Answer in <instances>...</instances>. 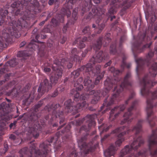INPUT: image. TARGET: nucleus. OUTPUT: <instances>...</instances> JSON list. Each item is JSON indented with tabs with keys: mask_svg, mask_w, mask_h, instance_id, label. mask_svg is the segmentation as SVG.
<instances>
[{
	"mask_svg": "<svg viewBox=\"0 0 157 157\" xmlns=\"http://www.w3.org/2000/svg\"><path fill=\"white\" fill-rule=\"evenodd\" d=\"M92 80L90 79L89 77H87L84 79V83L85 86H87L88 87L90 88V86H92V83L91 82Z\"/></svg>",
	"mask_w": 157,
	"mask_h": 157,
	"instance_id": "obj_24",
	"label": "nucleus"
},
{
	"mask_svg": "<svg viewBox=\"0 0 157 157\" xmlns=\"http://www.w3.org/2000/svg\"><path fill=\"white\" fill-rule=\"evenodd\" d=\"M45 22V21H43L42 22H41L40 23V24H39L40 25V26H42L44 24V23Z\"/></svg>",
	"mask_w": 157,
	"mask_h": 157,
	"instance_id": "obj_61",
	"label": "nucleus"
},
{
	"mask_svg": "<svg viewBox=\"0 0 157 157\" xmlns=\"http://www.w3.org/2000/svg\"><path fill=\"white\" fill-rule=\"evenodd\" d=\"M156 151H157V150H155L153 153H152L151 152H150V154H151V155H155L156 154Z\"/></svg>",
	"mask_w": 157,
	"mask_h": 157,
	"instance_id": "obj_56",
	"label": "nucleus"
},
{
	"mask_svg": "<svg viewBox=\"0 0 157 157\" xmlns=\"http://www.w3.org/2000/svg\"><path fill=\"white\" fill-rule=\"evenodd\" d=\"M105 73V72L104 71H103V75H102V76H101V77H98L95 80V84H96V85H97L98 83L99 82V78H102V77H103V75Z\"/></svg>",
	"mask_w": 157,
	"mask_h": 157,
	"instance_id": "obj_35",
	"label": "nucleus"
},
{
	"mask_svg": "<svg viewBox=\"0 0 157 157\" xmlns=\"http://www.w3.org/2000/svg\"><path fill=\"white\" fill-rule=\"evenodd\" d=\"M153 55V53L151 52H150L148 54V56H149V57H152Z\"/></svg>",
	"mask_w": 157,
	"mask_h": 157,
	"instance_id": "obj_55",
	"label": "nucleus"
},
{
	"mask_svg": "<svg viewBox=\"0 0 157 157\" xmlns=\"http://www.w3.org/2000/svg\"><path fill=\"white\" fill-rule=\"evenodd\" d=\"M41 87L40 86H39L38 90V92H40L41 91Z\"/></svg>",
	"mask_w": 157,
	"mask_h": 157,
	"instance_id": "obj_64",
	"label": "nucleus"
},
{
	"mask_svg": "<svg viewBox=\"0 0 157 157\" xmlns=\"http://www.w3.org/2000/svg\"><path fill=\"white\" fill-rule=\"evenodd\" d=\"M146 19L147 21L149 20V22L151 24H153L155 21L156 17L155 14L154 12H148L147 16V14L146 15Z\"/></svg>",
	"mask_w": 157,
	"mask_h": 157,
	"instance_id": "obj_14",
	"label": "nucleus"
},
{
	"mask_svg": "<svg viewBox=\"0 0 157 157\" xmlns=\"http://www.w3.org/2000/svg\"><path fill=\"white\" fill-rule=\"evenodd\" d=\"M67 30V27L66 26H65L63 27V32L64 33H65L66 32V31Z\"/></svg>",
	"mask_w": 157,
	"mask_h": 157,
	"instance_id": "obj_54",
	"label": "nucleus"
},
{
	"mask_svg": "<svg viewBox=\"0 0 157 157\" xmlns=\"http://www.w3.org/2000/svg\"><path fill=\"white\" fill-rule=\"evenodd\" d=\"M10 138L13 140H14L15 138V136L14 135L12 134L10 135Z\"/></svg>",
	"mask_w": 157,
	"mask_h": 157,
	"instance_id": "obj_50",
	"label": "nucleus"
},
{
	"mask_svg": "<svg viewBox=\"0 0 157 157\" xmlns=\"http://www.w3.org/2000/svg\"><path fill=\"white\" fill-rule=\"evenodd\" d=\"M43 82L44 83L46 86L45 88L47 87L48 89L51 88L52 85L50 83L49 84L48 83V80L47 79H45Z\"/></svg>",
	"mask_w": 157,
	"mask_h": 157,
	"instance_id": "obj_29",
	"label": "nucleus"
},
{
	"mask_svg": "<svg viewBox=\"0 0 157 157\" xmlns=\"http://www.w3.org/2000/svg\"><path fill=\"white\" fill-rule=\"evenodd\" d=\"M110 126L107 127L105 124H103L98 127V129L100 131V134L101 135L103 132L107 131L109 128Z\"/></svg>",
	"mask_w": 157,
	"mask_h": 157,
	"instance_id": "obj_22",
	"label": "nucleus"
},
{
	"mask_svg": "<svg viewBox=\"0 0 157 157\" xmlns=\"http://www.w3.org/2000/svg\"><path fill=\"white\" fill-rule=\"evenodd\" d=\"M58 0H49L48 2V4L50 5H52L53 3H56V2H57Z\"/></svg>",
	"mask_w": 157,
	"mask_h": 157,
	"instance_id": "obj_36",
	"label": "nucleus"
},
{
	"mask_svg": "<svg viewBox=\"0 0 157 157\" xmlns=\"http://www.w3.org/2000/svg\"><path fill=\"white\" fill-rule=\"evenodd\" d=\"M100 28L99 30V31L98 33H100L102 30L103 29L105 26V25L104 24H101L100 25Z\"/></svg>",
	"mask_w": 157,
	"mask_h": 157,
	"instance_id": "obj_41",
	"label": "nucleus"
},
{
	"mask_svg": "<svg viewBox=\"0 0 157 157\" xmlns=\"http://www.w3.org/2000/svg\"><path fill=\"white\" fill-rule=\"evenodd\" d=\"M15 21H13L10 23L11 27L7 29H4L2 32V35L0 36V49H2L6 47V42L8 41V39L10 36L14 35V33L17 32L15 26L17 27L21 25L20 22L18 24H16Z\"/></svg>",
	"mask_w": 157,
	"mask_h": 157,
	"instance_id": "obj_3",
	"label": "nucleus"
},
{
	"mask_svg": "<svg viewBox=\"0 0 157 157\" xmlns=\"http://www.w3.org/2000/svg\"><path fill=\"white\" fill-rule=\"evenodd\" d=\"M90 94L93 95V98L91 101L92 103L93 104L96 103L100 98L98 91L93 90L90 92Z\"/></svg>",
	"mask_w": 157,
	"mask_h": 157,
	"instance_id": "obj_13",
	"label": "nucleus"
},
{
	"mask_svg": "<svg viewBox=\"0 0 157 157\" xmlns=\"http://www.w3.org/2000/svg\"><path fill=\"white\" fill-rule=\"evenodd\" d=\"M152 97L154 98H157V90L151 94Z\"/></svg>",
	"mask_w": 157,
	"mask_h": 157,
	"instance_id": "obj_38",
	"label": "nucleus"
},
{
	"mask_svg": "<svg viewBox=\"0 0 157 157\" xmlns=\"http://www.w3.org/2000/svg\"><path fill=\"white\" fill-rule=\"evenodd\" d=\"M6 69V67H5L3 69H2L1 70H0V71L1 72H5V69Z\"/></svg>",
	"mask_w": 157,
	"mask_h": 157,
	"instance_id": "obj_62",
	"label": "nucleus"
},
{
	"mask_svg": "<svg viewBox=\"0 0 157 157\" xmlns=\"http://www.w3.org/2000/svg\"><path fill=\"white\" fill-rule=\"evenodd\" d=\"M102 38H100L98 40L97 43L95 44L93 46V48L94 50H95L96 51L98 50H99L101 48L102 44Z\"/></svg>",
	"mask_w": 157,
	"mask_h": 157,
	"instance_id": "obj_23",
	"label": "nucleus"
},
{
	"mask_svg": "<svg viewBox=\"0 0 157 157\" xmlns=\"http://www.w3.org/2000/svg\"><path fill=\"white\" fill-rule=\"evenodd\" d=\"M8 13V11L6 10L1 9L0 10V26L2 25L4 21V17Z\"/></svg>",
	"mask_w": 157,
	"mask_h": 157,
	"instance_id": "obj_16",
	"label": "nucleus"
},
{
	"mask_svg": "<svg viewBox=\"0 0 157 157\" xmlns=\"http://www.w3.org/2000/svg\"><path fill=\"white\" fill-rule=\"evenodd\" d=\"M150 44H146L144 45L143 46V48H149L150 46Z\"/></svg>",
	"mask_w": 157,
	"mask_h": 157,
	"instance_id": "obj_53",
	"label": "nucleus"
},
{
	"mask_svg": "<svg viewBox=\"0 0 157 157\" xmlns=\"http://www.w3.org/2000/svg\"><path fill=\"white\" fill-rule=\"evenodd\" d=\"M109 80V79H106L104 83L105 88L103 92V96H105L108 93L109 90H110L112 88V86H109V87H107Z\"/></svg>",
	"mask_w": 157,
	"mask_h": 157,
	"instance_id": "obj_21",
	"label": "nucleus"
},
{
	"mask_svg": "<svg viewBox=\"0 0 157 157\" xmlns=\"http://www.w3.org/2000/svg\"><path fill=\"white\" fill-rule=\"evenodd\" d=\"M71 52L73 55L74 56H75L76 57H77L76 56V54H77V50L76 48H74L72 50Z\"/></svg>",
	"mask_w": 157,
	"mask_h": 157,
	"instance_id": "obj_37",
	"label": "nucleus"
},
{
	"mask_svg": "<svg viewBox=\"0 0 157 157\" xmlns=\"http://www.w3.org/2000/svg\"><path fill=\"white\" fill-rule=\"evenodd\" d=\"M109 70L110 71H111L113 73V72L115 70V69L113 67H112L110 68Z\"/></svg>",
	"mask_w": 157,
	"mask_h": 157,
	"instance_id": "obj_51",
	"label": "nucleus"
},
{
	"mask_svg": "<svg viewBox=\"0 0 157 157\" xmlns=\"http://www.w3.org/2000/svg\"><path fill=\"white\" fill-rule=\"evenodd\" d=\"M138 155L139 156H141L142 157H145L146 156V152H144L143 151H141L138 153Z\"/></svg>",
	"mask_w": 157,
	"mask_h": 157,
	"instance_id": "obj_33",
	"label": "nucleus"
},
{
	"mask_svg": "<svg viewBox=\"0 0 157 157\" xmlns=\"http://www.w3.org/2000/svg\"><path fill=\"white\" fill-rule=\"evenodd\" d=\"M125 106L124 105H120L119 106H116L114 107L113 109L110 112V115L109 117V118L111 119L114 113L118 111H123L125 108Z\"/></svg>",
	"mask_w": 157,
	"mask_h": 157,
	"instance_id": "obj_15",
	"label": "nucleus"
},
{
	"mask_svg": "<svg viewBox=\"0 0 157 157\" xmlns=\"http://www.w3.org/2000/svg\"><path fill=\"white\" fill-rule=\"evenodd\" d=\"M153 100L150 99H148L147 101L146 110L147 112V118H148L153 113L151 109L154 106L153 104ZM155 105H154V106Z\"/></svg>",
	"mask_w": 157,
	"mask_h": 157,
	"instance_id": "obj_11",
	"label": "nucleus"
},
{
	"mask_svg": "<svg viewBox=\"0 0 157 157\" xmlns=\"http://www.w3.org/2000/svg\"><path fill=\"white\" fill-rule=\"evenodd\" d=\"M125 65L127 66L128 68H129L131 66V64L130 63H128L126 64L124 61H123V63L121 66L122 68H124Z\"/></svg>",
	"mask_w": 157,
	"mask_h": 157,
	"instance_id": "obj_34",
	"label": "nucleus"
},
{
	"mask_svg": "<svg viewBox=\"0 0 157 157\" xmlns=\"http://www.w3.org/2000/svg\"><path fill=\"white\" fill-rule=\"evenodd\" d=\"M66 38H65V37H63V40L61 42V43L62 44L64 43V42H65V41H66Z\"/></svg>",
	"mask_w": 157,
	"mask_h": 157,
	"instance_id": "obj_57",
	"label": "nucleus"
},
{
	"mask_svg": "<svg viewBox=\"0 0 157 157\" xmlns=\"http://www.w3.org/2000/svg\"><path fill=\"white\" fill-rule=\"evenodd\" d=\"M72 4L70 2L67 3V4L66 6L67 9L66 10V12H64L63 14H66L67 17H69L71 15V13L70 10L72 9Z\"/></svg>",
	"mask_w": 157,
	"mask_h": 157,
	"instance_id": "obj_19",
	"label": "nucleus"
},
{
	"mask_svg": "<svg viewBox=\"0 0 157 157\" xmlns=\"http://www.w3.org/2000/svg\"><path fill=\"white\" fill-rule=\"evenodd\" d=\"M141 61H142V60L140 59H139V60H136V63L137 64V67L136 68V70L137 71L138 70L139 68V66H140L139 63L141 62Z\"/></svg>",
	"mask_w": 157,
	"mask_h": 157,
	"instance_id": "obj_32",
	"label": "nucleus"
},
{
	"mask_svg": "<svg viewBox=\"0 0 157 157\" xmlns=\"http://www.w3.org/2000/svg\"><path fill=\"white\" fill-rule=\"evenodd\" d=\"M79 70L78 69L76 71H73L71 74L72 77H73L74 78H77L79 75Z\"/></svg>",
	"mask_w": 157,
	"mask_h": 157,
	"instance_id": "obj_26",
	"label": "nucleus"
},
{
	"mask_svg": "<svg viewBox=\"0 0 157 157\" xmlns=\"http://www.w3.org/2000/svg\"><path fill=\"white\" fill-rule=\"evenodd\" d=\"M51 71V69L49 68L48 67H45L44 68V71L46 73H48V72H50Z\"/></svg>",
	"mask_w": 157,
	"mask_h": 157,
	"instance_id": "obj_42",
	"label": "nucleus"
},
{
	"mask_svg": "<svg viewBox=\"0 0 157 157\" xmlns=\"http://www.w3.org/2000/svg\"><path fill=\"white\" fill-rule=\"evenodd\" d=\"M131 74L130 73H128L124 77V82H122L120 86V89L118 90H116V93L114 94L112 96L109 101L107 104V106H109L114 103L115 98L118 96L119 93L123 90L124 88H127V86L131 85L127 80V79L130 77Z\"/></svg>",
	"mask_w": 157,
	"mask_h": 157,
	"instance_id": "obj_5",
	"label": "nucleus"
},
{
	"mask_svg": "<svg viewBox=\"0 0 157 157\" xmlns=\"http://www.w3.org/2000/svg\"><path fill=\"white\" fill-rule=\"evenodd\" d=\"M59 63L58 64L56 63L55 62L53 65L52 69L54 71V75L52 76L50 78V80L52 84L55 85L56 84L58 79L61 77L62 74V70L60 67V69H59Z\"/></svg>",
	"mask_w": 157,
	"mask_h": 157,
	"instance_id": "obj_6",
	"label": "nucleus"
},
{
	"mask_svg": "<svg viewBox=\"0 0 157 157\" xmlns=\"http://www.w3.org/2000/svg\"><path fill=\"white\" fill-rule=\"evenodd\" d=\"M15 2L12 4L11 7L13 8L12 10L13 13H15L17 15L20 12L21 6L22 4L25 6L27 4V9L24 12V16L25 17L29 16L32 10H34L35 8H37L39 6V3L37 0H23L25 2L22 3L19 0H14ZM23 1V0H22ZM41 1V0H39Z\"/></svg>",
	"mask_w": 157,
	"mask_h": 157,
	"instance_id": "obj_2",
	"label": "nucleus"
},
{
	"mask_svg": "<svg viewBox=\"0 0 157 157\" xmlns=\"http://www.w3.org/2000/svg\"><path fill=\"white\" fill-rule=\"evenodd\" d=\"M87 95H86V96H85L84 95H81V96L80 97V98H82V99L83 100H85L87 98Z\"/></svg>",
	"mask_w": 157,
	"mask_h": 157,
	"instance_id": "obj_49",
	"label": "nucleus"
},
{
	"mask_svg": "<svg viewBox=\"0 0 157 157\" xmlns=\"http://www.w3.org/2000/svg\"><path fill=\"white\" fill-rule=\"evenodd\" d=\"M110 34L109 33H107L105 36V38L106 40H107V41L108 42V43H107V42H106L107 44H108L110 41V39L109 38V37H110ZM107 44H106L105 45H106Z\"/></svg>",
	"mask_w": 157,
	"mask_h": 157,
	"instance_id": "obj_30",
	"label": "nucleus"
},
{
	"mask_svg": "<svg viewBox=\"0 0 157 157\" xmlns=\"http://www.w3.org/2000/svg\"><path fill=\"white\" fill-rule=\"evenodd\" d=\"M135 95V94L134 93H133L132 94H131V95L129 96V98L128 100L125 102L126 104H128L127 101H128L129 100L132 98L133 97H134V96Z\"/></svg>",
	"mask_w": 157,
	"mask_h": 157,
	"instance_id": "obj_45",
	"label": "nucleus"
},
{
	"mask_svg": "<svg viewBox=\"0 0 157 157\" xmlns=\"http://www.w3.org/2000/svg\"><path fill=\"white\" fill-rule=\"evenodd\" d=\"M157 129L152 132V134L148 140V146L150 150L151 147L157 144Z\"/></svg>",
	"mask_w": 157,
	"mask_h": 157,
	"instance_id": "obj_9",
	"label": "nucleus"
},
{
	"mask_svg": "<svg viewBox=\"0 0 157 157\" xmlns=\"http://www.w3.org/2000/svg\"><path fill=\"white\" fill-rule=\"evenodd\" d=\"M109 136V135H105L104 138L103 139H101V140H103Z\"/></svg>",
	"mask_w": 157,
	"mask_h": 157,
	"instance_id": "obj_63",
	"label": "nucleus"
},
{
	"mask_svg": "<svg viewBox=\"0 0 157 157\" xmlns=\"http://www.w3.org/2000/svg\"><path fill=\"white\" fill-rule=\"evenodd\" d=\"M94 3L98 4L100 2L99 0H93Z\"/></svg>",
	"mask_w": 157,
	"mask_h": 157,
	"instance_id": "obj_60",
	"label": "nucleus"
},
{
	"mask_svg": "<svg viewBox=\"0 0 157 157\" xmlns=\"http://www.w3.org/2000/svg\"><path fill=\"white\" fill-rule=\"evenodd\" d=\"M115 44H112L110 47V52L111 54H114L116 52Z\"/></svg>",
	"mask_w": 157,
	"mask_h": 157,
	"instance_id": "obj_27",
	"label": "nucleus"
},
{
	"mask_svg": "<svg viewBox=\"0 0 157 157\" xmlns=\"http://www.w3.org/2000/svg\"><path fill=\"white\" fill-rule=\"evenodd\" d=\"M157 65L156 63H153L150 69V73L152 77L155 76L157 73Z\"/></svg>",
	"mask_w": 157,
	"mask_h": 157,
	"instance_id": "obj_18",
	"label": "nucleus"
},
{
	"mask_svg": "<svg viewBox=\"0 0 157 157\" xmlns=\"http://www.w3.org/2000/svg\"><path fill=\"white\" fill-rule=\"evenodd\" d=\"M18 63L16 59H13L7 62L5 64L6 66H10L13 67H15Z\"/></svg>",
	"mask_w": 157,
	"mask_h": 157,
	"instance_id": "obj_20",
	"label": "nucleus"
},
{
	"mask_svg": "<svg viewBox=\"0 0 157 157\" xmlns=\"http://www.w3.org/2000/svg\"><path fill=\"white\" fill-rule=\"evenodd\" d=\"M142 120L138 121L136 125L132 129H129L128 127L124 126L117 128L113 131L112 134H115L117 135L118 140L115 142V146L111 145L104 151V155L105 157H114L113 155L117 149V147H120L122 142L125 140L123 136L126 134L130 133L134 134L135 136H133L134 140L130 146L127 145L125 146L121 151L120 157H136V156L133 155L134 151H135L139 147L141 144H143L144 141L143 139L140 136L136 139L137 135L141 130Z\"/></svg>",
	"mask_w": 157,
	"mask_h": 157,
	"instance_id": "obj_1",
	"label": "nucleus"
},
{
	"mask_svg": "<svg viewBox=\"0 0 157 157\" xmlns=\"http://www.w3.org/2000/svg\"><path fill=\"white\" fill-rule=\"evenodd\" d=\"M64 21L63 16L61 15H59V17L57 19L53 18L52 19L51 21L54 26H57L59 22H63Z\"/></svg>",
	"mask_w": 157,
	"mask_h": 157,
	"instance_id": "obj_17",
	"label": "nucleus"
},
{
	"mask_svg": "<svg viewBox=\"0 0 157 157\" xmlns=\"http://www.w3.org/2000/svg\"><path fill=\"white\" fill-rule=\"evenodd\" d=\"M79 94L76 92V94L75 95V98H78V97H79Z\"/></svg>",
	"mask_w": 157,
	"mask_h": 157,
	"instance_id": "obj_59",
	"label": "nucleus"
},
{
	"mask_svg": "<svg viewBox=\"0 0 157 157\" xmlns=\"http://www.w3.org/2000/svg\"><path fill=\"white\" fill-rule=\"evenodd\" d=\"M105 54L103 53L102 51L99 52L96 56H94L90 60V63H93L94 64L95 62L100 63L107 59V57L106 58L105 56ZM92 64L89 63L87 64L84 67V69L86 72H91L92 70L93 66Z\"/></svg>",
	"mask_w": 157,
	"mask_h": 157,
	"instance_id": "obj_4",
	"label": "nucleus"
},
{
	"mask_svg": "<svg viewBox=\"0 0 157 157\" xmlns=\"http://www.w3.org/2000/svg\"><path fill=\"white\" fill-rule=\"evenodd\" d=\"M58 94V91L57 90H55L53 93V94H52V97H54L56 96Z\"/></svg>",
	"mask_w": 157,
	"mask_h": 157,
	"instance_id": "obj_46",
	"label": "nucleus"
},
{
	"mask_svg": "<svg viewBox=\"0 0 157 157\" xmlns=\"http://www.w3.org/2000/svg\"><path fill=\"white\" fill-rule=\"evenodd\" d=\"M111 61H109L108 63H106L105 65V67H107L108 66L110 65L111 63Z\"/></svg>",
	"mask_w": 157,
	"mask_h": 157,
	"instance_id": "obj_52",
	"label": "nucleus"
},
{
	"mask_svg": "<svg viewBox=\"0 0 157 157\" xmlns=\"http://www.w3.org/2000/svg\"><path fill=\"white\" fill-rule=\"evenodd\" d=\"M77 14V11H76L73 10V12H72V16L74 17L75 18L76 17V14Z\"/></svg>",
	"mask_w": 157,
	"mask_h": 157,
	"instance_id": "obj_47",
	"label": "nucleus"
},
{
	"mask_svg": "<svg viewBox=\"0 0 157 157\" xmlns=\"http://www.w3.org/2000/svg\"><path fill=\"white\" fill-rule=\"evenodd\" d=\"M136 102V101H134L132 103V105L128 109V111L125 113L123 115L124 120L121 121V124H123L128 121L130 116L132 115V113L131 112L133 108L134 104Z\"/></svg>",
	"mask_w": 157,
	"mask_h": 157,
	"instance_id": "obj_10",
	"label": "nucleus"
},
{
	"mask_svg": "<svg viewBox=\"0 0 157 157\" xmlns=\"http://www.w3.org/2000/svg\"><path fill=\"white\" fill-rule=\"evenodd\" d=\"M84 138L83 139V138H82L79 141H78V144L79 145H81V143L84 140Z\"/></svg>",
	"mask_w": 157,
	"mask_h": 157,
	"instance_id": "obj_58",
	"label": "nucleus"
},
{
	"mask_svg": "<svg viewBox=\"0 0 157 157\" xmlns=\"http://www.w3.org/2000/svg\"><path fill=\"white\" fill-rule=\"evenodd\" d=\"M71 101L70 100H69L66 101L64 103V105H66L67 109L68 112H70L74 110L78 111V109H83L86 108L88 105L86 101H82L81 103L77 104L76 107L73 108V106H71V103H70Z\"/></svg>",
	"mask_w": 157,
	"mask_h": 157,
	"instance_id": "obj_7",
	"label": "nucleus"
},
{
	"mask_svg": "<svg viewBox=\"0 0 157 157\" xmlns=\"http://www.w3.org/2000/svg\"><path fill=\"white\" fill-rule=\"evenodd\" d=\"M26 42L25 41H22V42L20 44V48L23 47L25 44Z\"/></svg>",
	"mask_w": 157,
	"mask_h": 157,
	"instance_id": "obj_48",
	"label": "nucleus"
},
{
	"mask_svg": "<svg viewBox=\"0 0 157 157\" xmlns=\"http://www.w3.org/2000/svg\"><path fill=\"white\" fill-rule=\"evenodd\" d=\"M95 121L94 120H92L91 121V123H89L88 124V126L89 128H90L92 126H94L95 125Z\"/></svg>",
	"mask_w": 157,
	"mask_h": 157,
	"instance_id": "obj_39",
	"label": "nucleus"
},
{
	"mask_svg": "<svg viewBox=\"0 0 157 157\" xmlns=\"http://www.w3.org/2000/svg\"><path fill=\"white\" fill-rule=\"evenodd\" d=\"M83 88V86L80 85L76 87V90H78V91L80 90Z\"/></svg>",
	"mask_w": 157,
	"mask_h": 157,
	"instance_id": "obj_43",
	"label": "nucleus"
},
{
	"mask_svg": "<svg viewBox=\"0 0 157 157\" xmlns=\"http://www.w3.org/2000/svg\"><path fill=\"white\" fill-rule=\"evenodd\" d=\"M37 129L36 128L35 129H34L33 131H32L31 132H30V134L32 135L35 138H36L38 137L39 136V134L37 132Z\"/></svg>",
	"mask_w": 157,
	"mask_h": 157,
	"instance_id": "obj_28",
	"label": "nucleus"
},
{
	"mask_svg": "<svg viewBox=\"0 0 157 157\" xmlns=\"http://www.w3.org/2000/svg\"><path fill=\"white\" fill-rule=\"evenodd\" d=\"M84 148L85 150H83V151L84 153L85 154L88 153L90 152H92L94 150V148L93 147H91L89 148L88 146H86Z\"/></svg>",
	"mask_w": 157,
	"mask_h": 157,
	"instance_id": "obj_25",
	"label": "nucleus"
},
{
	"mask_svg": "<svg viewBox=\"0 0 157 157\" xmlns=\"http://www.w3.org/2000/svg\"><path fill=\"white\" fill-rule=\"evenodd\" d=\"M93 37V35L91 36V37L90 36L88 38H87L86 37H84L83 38L82 40H81L80 38H78L75 40V42L77 43L80 48H83L85 46V44L83 42L86 40L87 41L90 40H91V38Z\"/></svg>",
	"mask_w": 157,
	"mask_h": 157,
	"instance_id": "obj_12",
	"label": "nucleus"
},
{
	"mask_svg": "<svg viewBox=\"0 0 157 157\" xmlns=\"http://www.w3.org/2000/svg\"><path fill=\"white\" fill-rule=\"evenodd\" d=\"M120 73V71L119 70H115L113 73V75L115 76L116 75H118Z\"/></svg>",
	"mask_w": 157,
	"mask_h": 157,
	"instance_id": "obj_44",
	"label": "nucleus"
},
{
	"mask_svg": "<svg viewBox=\"0 0 157 157\" xmlns=\"http://www.w3.org/2000/svg\"><path fill=\"white\" fill-rule=\"evenodd\" d=\"M109 11L110 13H114L116 12L115 10L113 9V7H112L109 10Z\"/></svg>",
	"mask_w": 157,
	"mask_h": 157,
	"instance_id": "obj_40",
	"label": "nucleus"
},
{
	"mask_svg": "<svg viewBox=\"0 0 157 157\" xmlns=\"http://www.w3.org/2000/svg\"><path fill=\"white\" fill-rule=\"evenodd\" d=\"M90 30V28L89 26H87L85 28L82 30L83 33L85 34L89 33Z\"/></svg>",
	"mask_w": 157,
	"mask_h": 157,
	"instance_id": "obj_31",
	"label": "nucleus"
},
{
	"mask_svg": "<svg viewBox=\"0 0 157 157\" xmlns=\"http://www.w3.org/2000/svg\"><path fill=\"white\" fill-rule=\"evenodd\" d=\"M147 80V77H145L142 79L141 82V85L143 86V88L141 90V94L143 96H145L146 95L149 94L150 93L147 91L145 89V86L150 87L151 86H153L155 84V82H153L151 81H148L147 83H146V81Z\"/></svg>",
	"mask_w": 157,
	"mask_h": 157,
	"instance_id": "obj_8",
	"label": "nucleus"
}]
</instances>
